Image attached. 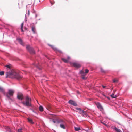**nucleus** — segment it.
<instances>
[{
    "mask_svg": "<svg viewBox=\"0 0 132 132\" xmlns=\"http://www.w3.org/2000/svg\"><path fill=\"white\" fill-rule=\"evenodd\" d=\"M7 77L10 78H15L19 80L22 78V77L20 76L18 73L14 71H12L9 73H7Z\"/></svg>",
    "mask_w": 132,
    "mask_h": 132,
    "instance_id": "nucleus-1",
    "label": "nucleus"
},
{
    "mask_svg": "<svg viewBox=\"0 0 132 132\" xmlns=\"http://www.w3.org/2000/svg\"><path fill=\"white\" fill-rule=\"evenodd\" d=\"M22 103L24 105L27 107L31 106V99L29 98V97L27 96L26 97L25 101L22 102Z\"/></svg>",
    "mask_w": 132,
    "mask_h": 132,
    "instance_id": "nucleus-2",
    "label": "nucleus"
},
{
    "mask_svg": "<svg viewBox=\"0 0 132 132\" xmlns=\"http://www.w3.org/2000/svg\"><path fill=\"white\" fill-rule=\"evenodd\" d=\"M26 48L31 54H35V51L33 48L32 47H31L30 45H27Z\"/></svg>",
    "mask_w": 132,
    "mask_h": 132,
    "instance_id": "nucleus-3",
    "label": "nucleus"
},
{
    "mask_svg": "<svg viewBox=\"0 0 132 132\" xmlns=\"http://www.w3.org/2000/svg\"><path fill=\"white\" fill-rule=\"evenodd\" d=\"M14 92L13 90H9L7 93H4V94L6 95L8 98H10V96H13Z\"/></svg>",
    "mask_w": 132,
    "mask_h": 132,
    "instance_id": "nucleus-4",
    "label": "nucleus"
},
{
    "mask_svg": "<svg viewBox=\"0 0 132 132\" xmlns=\"http://www.w3.org/2000/svg\"><path fill=\"white\" fill-rule=\"evenodd\" d=\"M76 109L78 111V112L80 114H82L83 115L86 114V112L85 111H84L83 110H82L81 108H77Z\"/></svg>",
    "mask_w": 132,
    "mask_h": 132,
    "instance_id": "nucleus-5",
    "label": "nucleus"
},
{
    "mask_svg": "<svg viewBox=\"0 0 132 132\" xmlns=\"http://www.w3.org/2000/svg\"><path fill=\"white\" fill-rule=\"evenodd\" d=\"M17 98L19 99L22 100L23 99V94L21 93H18L17 95Z\"/></svg>",
    "mask_w": 132,
    "mask_h": 132,
    "instance_id": "nucleus-6",
    "label": "nucleus"
},
{
    "mask_svg": "<svg viewBox=\"0 0 132 132\" xmlns=\"http://www.w3.org/2000/svg\"><path fill=\"white\" fill-rule=\"evenodd\" d=\"M65 122L63 120L61 122V123H60V127L61 128H63V129H65Z\"/></svg>",
    "mask_w": 132,
    "mask_h": 132,
    "instance_id": "nucleus-7",
    "label": "nucleus"
},
{
    "mask_svg": "<svg viewBox=\"0 0 132 132\" xmlns=\"http://www.w3.org/2000/svg\"><path fill=\"white\" fill-rule=\"evenodd\" d=\"M72 65L74 67L77 68H79L81 66L80 64L77 63H73Z\"/></svg>",
    "mask_w": 132,
    "mask_h": 132,
    "instance_id": "nucleus-8",
    "label": "nucleus"
},
{
    "mask_svg": "<svg viewBox=\"0 0 132 132\" xmlns=\"http://www.w3.org/2000/svg\"><path fill=\"white\" fill-rule=\"evenodd\" d=\"M80 73L81 74L82 78L83 79H86V78L85 77L86 75L84 72L82 70H81Z\"/></svg>",
    "mask_w": 132,
    "mask_h": 132,
    "instance_id": "nucleus-9",
    "label": "nucleus"
},
{
    "mask_svg": "<svg viewBox=\"0 0 132 132\" xmlns=\"http://www.w3.org/2000/svg\"><path fill=\"white\" fill-rule=\"evenodd\" d=\"M69 103L73 105L74 106H76L77 105V103L72 100H70L69 101Z\"/></svg>",
    "mask_w": 132,
    "mask_h": 132,
    "instance_id": "nucleus-10",
    "label": "nucleus"
},
{
    "mask_svg": "<svg viewBox=\"0 0 132 132\" xmlns=\"http://www.w3.org/2000/svg\"><path fill=\"white\" fill-rule=\"evenodd\" d=\"M17 40L21 45H23L24 43L21 39L18 38L17 39Z\"/></svg>",
    "mask_w": 132,
    "mask_h": 132,
    "instance_id": "nucleus-11",
    "label": "nucleus"
},
{
    "mask_svg": "<svg viewBox=\"0 0 132 132\" xmlns=\"http://www.w3.org/2000/svg\"><path fill=\"white\" fill-rule=\"evenodd\" d=\"M97 107L100 109L101 111H102L103 110V108L100 104L98 103L97 104Z\"/></svg>",
    "mask_w": 132,
    "mask_h": 132,
    "instance_id": "nucleus-12",
    "label": "nucleus"
},
{
    "mask_svg": "<svg viewBox=\"0 0 132 132\" xmlns=\"http://www.w3.org/2000/svg\"><path fill=\"white\" fill-rule=\"evenodd\" d=\"M69 57H68L67 59L64 58H62V60L65 63H67L68 62L69 60Z\"/></svg>",
    "mask_w": 132,
    "mask_h": 132,
    "instance_id": "nucleus-13",
    "label": "nucleus"
},
{
    "mask_svg": "<svg viewBox=\"0 0 132 132\" xmlns=\"http://www.w3.org/2000/svg\"><path fill=\"white\" fill-rule=\"evenodd\" d=\"M55 120L56 121V123H61L62 121L63 120L61 119L58 120L57 119H56Z\"/></svg>",
    "mask_w": 132,
    "mask_h": 132,
    "instance_id": "nucleus-14",
    "label": "nucleus"
},
{
    "mask_svg": "<svg viewBox=\"0 0 132 132\" xmlns=\"http://www.w3.org/2000/svg\"><path fill=\"white\" fill-rule=\"evenodd\" d=\"M113 128L117 132H122L121 130L120 129L117 128L116 127Z\"/></svg>",
    "mask_w": 132,
    "mask_h": 132,
    "instance_id": "nucleus-15",
    "label": "nucleus"
},
{
    "mask_svg": "<svg viewBox=\"0 0 132 132\" xmlns=\"http://www.w3.org/2000/svg\"><path fill=\"white\" fill-rule=\"evenodd\" d=\"M27 119L28 122H29V123L31 124H33L34 123V122H33L32 120V119L30 118H28Z\"/></svg>",
    "mask_w": 132,
    "mask_h": 132,
    "instance_id": "nucleus-16",
    "label": "nucleus"
},
{
    "mask_svg": "<svg viewBox=\"0 0 132 132\" xmlns=\"http://www.w3.org/2000/svg\"><path fill=\"white\" fill-rule=\"evenodd\" d=\"M39 110L41 112L43 111V108L41 106H40L39 108Z\"/></svg>",
    "mask_w": 132,
    "mask_h": 132,
    "instance_id": "nucleus-17",
    "label": "nucleus"
},
{
    "mask_svg": "<svg viewBox=\"0 0 132 132\" xmlns=\"http://www.w3.org/2000/svg\"><path fill=\"white\" fill-rule=\"evenodd\" d=\"M111 96L113 98H115L117 97V96L116 95H114V94L113 93L111 95Z\"/></svg>",
    "mask_w": 132,
    "mask_h": 132,
    "instance_id": "nucleus-18",
    "label": "nucleus"
},
{
    "mask_svg": "<svg viewBox=\"0 0 132 132\" xmlns=\"http://www.w3.org/2000/svg\"><path fill=\"white\" fill-rule=\"evenodd\" d=\"M49 45L54 50L56 51L57 50L56 48L53 45H51L49 44Z\"/></svg>",
    "mask_w": 132,
    "mask_h": 132,
    "instance_id": "nucleus-19",
    "label": "nucleus"
},
{
    "mask_svg": "<svg viewBox=\"0 0 132 132\" xmlns=\"http://www.w3.org/2000/svg\"><path fill=\"white\" fill-rule=\"evenodd\" d=\"M31 29L33 33H35L36 31L35 28L34 27H32L31 28Z\"/></svg>",
    "mask_w": 132,
    "mask_h": 132,
    "instance_id": "nucleus-20",
    "label": "nucleus"
},
{
    "mask_svg": "<svg viewBox=\"0 0 132 132\" xmlns=\"http://www.w3.org/2000/svg\"><path fill=\"white\" fill-rule=\"evenodd\" d=\"M23 25H24V23H22L21 24V31L22 32H23L24 31L23 30Z\"/></svg>",
    "mask_w": 132,
    "mask_h": 132,
    "instance_id": "nucleus-21",
    "label": "nucleus"
},
{
    "mask_svg": "<svg viewBox=\"0 0 132 132\" xmlns=\"http://www.w3.org/2000/svg\"><path fill=\"white\" fill-rule=\"evenodd\" d=\"M75 129L76 131H78L80 130V127H75Z\"/></svg>",
    "mask_w": 132,
    "mask_h": 132,
    "instance_id": "nucleus-22",
    "label": "nucleus"
},
{
    "mask_svg": "<svg viewBox=\"0 0 132 132\" xmlns=\"http://www.w3.org/2000/svg\"><path fill=\"white\" fill-rule=\"evenodd\" d=\"M0 92H3L4 93H4V89H3V88L1 87L0 86Z\"/></svg>",
    "mask_w": 132,
    "mask_h": 132,
    "instance_id": "nucleus-23",
    "label": "nucleus"
},
{
    "mask_svg": "<svg viewBox=\"0 0 132 132\" xmlns=\"http://www.w3.org/2000/svg\"><path fill=\"white\" fill-rule=\"evenodd\" d=\"M113 82H118V80L117 79H114L113 80Z\"/></svg>",
    "mask_w": 132,
    "mask_h": 132,
    "instance_id": "nucleus-24",
    "label": "nucleus"
},
{
    "mask_svg": "<svg viewBox=\"0 0 132 132\" xmlns=\"http://www.w3.org/2000/svg\"><path fill=\"white\" fill-rule=\"evenodd\" d=\"M101 72H103V73H105L106 72V71H105L102 68H101Z\"/></svg>",
    "mask_w": 132,
    "mask_h": 132,
    "instance_id": "nucleus-25",
    "label": "nucleus"
},
{
    "mask_svg": "<svg viewBox=\"0 0 132 132\" xmlns=\"http://www.w3.org/2000/svg\"><path fill=\"white\" fill-rule=\"evenodd\" d=\"M89 72V70L87 69H86L85 70V75H86V74H87L88 73V72Z\"/></svg>",
    "mask_w": 132,
    "mask_h": 132,
    "instance_id": "nucleus-26",
    "label": "nucleus"
},
{
    "mask_svg": "<svg viewBox=\"0 0 132 132\" xmlns=\"http://www.w3.org/2000/svg\"><path fill=\"white\" fill-rule=\"evenodd\" d=\"M4 72L3 71H2L0 72V75H4Z\"/></svg>",
    "mask_w": 132,
    "mask_h": 132,
    "instance_id": "nucleus-27",
    "label": "nucleus"
},
{
    "mask_svg": "<svg viewBox=\"0 0 132 132\" xmlns=\"http://www.w3.org/2000/svg\"><path fill=\"white\" fill-rule=\"evenodd\" d=\"M22 128L19 129L18 130V132H22Z\"/></svg>",
    "mask_w": 132,
    "mask_h": 132,
    "instance_id": "nucleus-28",
    "label": "nucleus"
},
{
    "mask_svg": "<svg viewBox=\"0 0 132 132\" xmlns=\"http://www.w3.org/2000/svg\"><path fill=\"white\" fill-rule=\"evenodd\" d=\"M6 129L8 131H10V129L9 127H7L6 128Z\"/></svg>",
    "mask_w": 132,
    "mask_h": 132,
    "instance_id": "nucleus-29",
    "label": "nucleus"
},
{
    "mask_svg": "<svg viewBox=\"0 0 132 132\" xmlns=\"http://www.w3.org/2000/svg\"><path fill=\"white\" fill-rule=\"evenodd\" d=\"M50 3H51V4L52 5H53V4H54V3L55 2H52L51 1H50Z\"/></svg>",
    "mask_w": 132,
    "mask_h": 132,
    "instance_id": "nucleus-30",
    "label": "nucleus"
},
{
    "mask_svg": "<svg viewBox=\"0 0 132 132\" xmlns=\"http://www.w3.org/2000/svg\"><path fill=\"white\" fill-rule=\"evenodd\" d=\"M52 121L54 123H56V121H55V120L54 119H53L52 120Z\"/></svg>",
    "mask_w": 132,
    "mask_h": 132,
    "instance_id": "nucleus-31",
    "label": "nucleus"
},
{
    "mask_svg": "<svg viewBox=\"0 0 132 132\" xmlns=\"http://www.w3.org/2000/svg\"><path fill=\"white\" fill-rule=\"evenodd\" d=\"M6 67L7 68H10V66H9V65H6Z\"/></svg>",
    "mask_w": 132,
    "mask_h": 132,
    "instance_id": "nucleus-32",
    "label": "nucleus"
},
{
    "mask_svg": "<svg viewBox=\"0 0 132 132\" xmlns=\"http://www.w3.org/2000/svg\"><path fill=\"white\" fill-rule=\"evenodd\" d=\"M28 15H30V11L29 10H28Z\"/></svg>",
    "mask_w": 132,
    "mask_h": 132,
    "instance_id": "nucleus-33",
    "label": "nucleus"
},
{
    "mask_svg": "<svg viewBox=\"0 0 132 132\" xmlns=\"http://www.w3.org/2000/svg\"><path fill=\"white\" fill-rule=\"evenodd\" d=\"M102 87L103 88H105L106 87V86H103V85H102Z\"/></svg>",
    "mask_w": 132,
    "mask_h": 132,
    "instance_id": "nucleus-34",
    "label": "nucleus"
},
{
    "mask_svg": "<svg viewBox=\"0 0 132 132\" xmlns=\"http://www.w3.org/2000/svg\"><path fill=\"white\" fill-rule=\"evenodd\" d=\"M107 97V98L108 99V100H110V98L109 97Z\"/></svg>",
    "mask_w": 132,
    "mask_h": 132,
    "instance_id": "nucleus-35",
    "label": "nucleus"
},
{
    "mask_svg": "<svg viewBox=\"0 0 132 132\" xmlns=\"http://www.w3.org/2000/svg\"><path fill=\"white\" fill-rule=\"evenodd\" d=\"M103 95L104 96H105V97H106V96L104 95V94H103Z\"/></svg>",
    "mask_w": 132,
    "mask_h": 132,
    "instance_id": "nucleus-36",
    "label": "nucleus"
},
{
    "mask_svg": "<svg viewBox=\"0 0 132 132\" xmlns=\"http://www.w3.org/2000/svg\"><path fill=\"white\" fill-rule=\"evenodd\" d=\"M114 92H115V91L114 90Z\"/></svg>",
    "mask_w": 132,
    "mask_h": 132,
    "instance_id": "nucleus-37",
    "label": "nucleus"
}]
</instances>
